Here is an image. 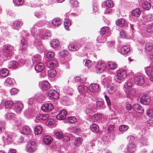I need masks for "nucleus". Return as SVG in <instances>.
Returning <instances> with one entry per match:
<instances>
[{"instance_id":"bb28decb","label":"nucleus","mask_w":153,"mask_h":153,"mask_svg":"<svg viewBox=\"0 0 153 153\" xmlns=\"http://www.w3.org/2000/svg\"><path fill=\"white\" fill-rule=\"evenodd\" d=\"M22 24L23 23L21 20H16L13 22L12 27L14 29H18Z\"/></svg>"},{"instance_id":"4468645a","label":"nucleus","mask_w":153,"mask_h":153,"mask_svg":"<svg viewBox=\"0 0 153 153\" xmlns=\"http://www.w3.org/2000/svg\"><path fill=\"white\" fill-rule=\"evenodd\" d=\"M46 66L48 68H51L57 67L58 64L57 60L53 59L51 60L48 61L45 63Z\"/></svg>"},{"instance_id":"603ef678","label":"nucleus","mask_w":153,"mask_h":153,"mask_svg":"<svg viewBox=\"0 0 153 153\" xmlns=\"http://www.w3.org/2000/svg\"><path fill=\"white\" fill-rule=\"evenodd\" d=\"M59 41L56 39H54L51 41V45L52 48H56L59 46Z\"/></svg>"},{"instance_id":"aec40b11","label":"nucleus","mask_w":153,"mask_h":153,"mask_svg":"<svg viewBox=\"0 0 153 153\" xmlns=\"http://www.w3.org/2000/svg\"><path fill=\"white\" fill-rule=\"evenodd\" d=\"M117 51L122 54H126L130 51V49L128 47L125 45L122 47L118 48Z\"/></svg>"},{"instance_id":"2eb2a0df","label":"nucleus","mask_w":153,"mask_h":153,"mask_svg":"<svg viewBox=\"0 0 153 153\" xmlns=\"http://www.w3.org/2000/svg\"><path fill=\"white\" fill-rule=\"evenodd\" d=\"M144 51L146 53L153 52V44L151 42H146L144 44Z\"/></svg>"},{"instance_id":"1a4fd4ad","label":"nucleus","mask_w":153,"mask_h":153,"mask_svg":"<svg viewBox=\"0 0 153 153\" xmlns=\"http://www.w3.org/2000/svg\"><path fill=\"white\" fill-rule=\"evenodd\" d=\"M115 81V79L114 77L112 76H108L103 80L104 85L106 87L111 84H114Z\"/></svg>"},{"instance_id":"6e6d98bb","label":"nucleus","mask_w":153,"mask_h":153,"mask_svg":"<svg viewBox=\"0 0 153 153\" xmlns=\"http://www.w3.org/2000/svg\"><path fill=\"white\" fill-rule=\"evenodd\" d=\"M125 23V20L123 18H121L118 19L116 22L117 25L120 27L123 25Z\"/></svg>"},{"instance_id":"a878e982","label":"nucleus","mask_w":153,"mask_h":153,"mask_svg":"<svg viewBox=\"0 0 153 153\" xmlns=\"http://www.w3.org/2000/svg\"><path fill=\"white\" fill-rule=\"evenodd\" d=\"M126 149L128 152L130 153L135 152L136 150V146L132 143H131L127 145Z\"/></svg>"},{"instance_id":"c9c22d12","label":"nucleus","mask_w":153,"mask_h":153,"mask_svg":"<svg viewBox=\"0 0 153 153\" xmlns=\"http://www.w3.org/2000/svg\"><path fill=\"white\" fill-rule=\"evenodd\" d=\"M15 109L18 111H20L23 108V105L22 103L16 101L15 104Z\"/></svg>"},{"instance_id":"9d476101","label":"nucleus","mask_w":153,"mask_h":153,"mask_svg":"<svg viewBox=\"0 0 153 153\" xmlns=\"http://www.w3.org/2000/svg\"><path fill=\"white\" fill-rule=\"evenodd\" d=\"M41 108L43 111L45 112H49L53 110V106L52 103L48 102L43 104Z\"/></svg>"},{"instance_id":"6ab92c4d","label":"nucleus","mask_w":153,"mask_h":153,"mask_svg":"<svg viewBox=\"0 0 153 153\" xmlns=\"http://www.w3.org/2000/svg\"><path fill=\"white\" fill-rule=\"evenodd\" d=\"M21 133L25 135H28L30 134L32 132V130L30 127L27 126H24L20 131Z\"/></svg>"},{"instance_id":"423d86ee","label":"nucleus","mask_w":153,"mask_h":153,"mask_svg":"<svg viewBox=\"0 0 153 153\" xmlns=\"http://www.w3.org/2000/svg\"><path fill=\"white\" fill-rule=\"evenodd\" d=\"M5 52L4 55L9 57L12 56L15 49L13 46L10 44H7L4 46Z\"/></svg>"},{"instance_id":"338daca9","label":"nucleus","mask_w":153,"mask_h":153,"mask_svg":"<svg viewBox=\"0 0 153 153\" xmlns=\"http://www.w3.org/2000/svg\"><path fill=\"white\" fill-rule=\"evenodd\" d=\"M95 145V143L93 141L91 142L90 143H88L86 145L85 148L87 150H91V149H92V147Z\"/></svg>"},{"instance_id":"37998d69","label":"nucleus","mask_w":153,"mask_h":153,"mask_svg":"<svg viewBox=\"0 0 153 153\" xmlns=\"http://www.w3.org/2000/svg\"><path fill=\"white\" fill-rule=\"evenodd\" d=\"M9 71L8 69L5 68L2 69L0 71V74L3 77H6L8 74Z\"/></svg>"},{"instance_id":"f03ea898","label":"nucleus","mask_w":153,"mask_h":153,"mask_svg":"<svg viewBox=\"0 0 153 153\" xmlns=\"http://www.w3.org/2000/svg\"><path fill=\"white\" fill-rule=\"evenodd\" d=\"M22 34L23 38L21 39L19 50H25L27 47L30 45L31 41L30 36L25 31H22Z\"/></svg>"},{"instance_id":"0eeeda50","label":"nucleus","mask_w":153,"mask_h":153,"mask_svg":"<svg viewBox=\"0 0 153 153\" xmlns=\"http://www.w3.org/2000/svg\"><path fill=\"white\" fill-rule=\"evenodd\" d=\"M26 147V151L30 153L35 152L37 149V144L34 142L28 143L27 144Z\"/></svg>"},{"instance_id":"c85d7f7f","label":"nucleus","mask_w":153,"mask_h":153,"mask_svg":"<svg viewBox=\"0 0 153 153\" xmlns=\"http://www.w3.org/2000/svg\"><path fill=\"white\" fill-rule=\"evenodd\" d=\"M45 11L44 9H40L34 13L35 16L37 18H40L42 17L45 16Z\"/></svg>"},{"instance_id":"49530a36","label":"nucleus","mask_w":153,"mask_h":153,"mask_svg":"<svg viewBox=\"0 0 153 153\" xmlns=\"http://www.w3.org/2000/svg\"><path fill=\"white\" fill-rule=\"evenodd\" d=\"M52 22L53 25L56 26H59L62 23V21L60 19L56 18L53 19Z\"/></svg>"},{"instance_id":"4d7b16f0","label":"nucleus","mask_w":153,"mask_h":153,"mask_svg":"<svg viewBox=\"0 0 153 153\" xmlns=\"http://www.w3.org/2000/svg\"><path fill=\"white\" fill-rule=\"evenodd\" d=\"M82 141L83 140L81 137L77 138L74 142L75 145L76 146H79L81 144Z\"/></svg>"},{"instance_id":"6e6552de","label":"nucleus","mask_w":153,"mask_h":153,"mask_svg":"<svg viewBox=\"0 0 153 153\" xmlns=\"http://www.w3.org/2000/svg\"><path fill=\"white\" fill-rule=\"evenodd\" d=\"M135 83L138 85L141 86L144 83V75L140 73L137 74L134 78Z\"/></svg>"},{"instance_id":"09e8293b","label":"nucleus","mask_w":153,"mask_h":153,"mask_svg":"<svg viewBox=\"0 0 153 153\" xmlns=\"http://www.w3.org/2000/svg\"><path fill=\"white\" fill-rule=\"evenodd\" d=\"M63 135V134L61 132L56 131L53 132V136L58 139H61Z\"/></svg>"},{"instance_id":"bf43d9fd","label":"nucleus","mask_w":153,"mask_h":153,"mask_svg":"<svg viewBox=\"0 0 153 153\" xmlns=\"http://www.w3.org/2000/svg\"><path fill=\"white\" fill-rule=\"evenodd\" d=\"M96 106L98 108L100 109L103 108L105 107L103 102L102 100L97 101L96 102Z\"/></svg>"},{"instance_id":"ddd939ff","label":"nucleus","mask_w":153,"mask_h":153,"mask_svg":"<svg viewBox=\"0 0 153 153\" xmlns=\"http://www.w3.org/2000/svg\"><path fill=\"white\" fill-rule=\"evenodd\" d=\"M49 117L48 114H38L34 120L35 122L36 123H38L41 120H45L48 119Z\"/></svg>"},{"instance_id":"9b49d317","label":"nucleus","mask_w":153,"mask_h":153,"mask_svg":"<svg viewBox=\"0 0 153 153\" xmlns=\"http://www.w3.org/2000/svg\"><path fill=\"white\" fill-rule=\"evenodd\" d=\"M140 102L144 105H148L150 102V97L147 94H143L140 98Z\"/></svg>"},{"instance_id":"052dcab7","label":"nucleus","mask_w":153,"mask_h":153,"mask_svg":"<svg viewBox=\"0 0 153 153\" xmlns=\"http://www.w3.org/2000/svg\"><path fill=\"white\" fill-rule=\"evenodd\" d=\"M73 132L76 134H79L82 131V129L78 126H75L73 128Z\"/></svg>"},{"instance_id":"4c0bfd02","label":"nucleus","mask_w":153,"mask_h":153,"mask_svg":"<svg viewBox=\"0 0 153 153\" xmlns=\"http://www.w3.org/2000/svg\"><path fill=\"white\" fill-rule=\"evenodd\" d=\"M83 62H85V65L86 67L91 70L92 69V68L94 66L93 63L90 60H83Z\"/></svg>"},{"instance_id":"4be33fe9","label":"nucleus","mask_w":153,"mask_h":153,"mask_svg":"<svg viewBox=\"0 0 153 153\" xmlns=\"http://www.w3.org/2000/svg\"><path fill=\"white\" fill-rule=\"evenodd\" d=\"M143 1L144 0H139V4H141L142 7L144 9L149 10L151 8L150 3L147 1Z\"/></svg>"},{"instance_id":"79ce46f5","label":"nucleus","mask_w":153,"mask_h":153,"mask_svg":"<svg viewBox=\"0 0 153 153\" xmlns=\"http://www.w3.org/2000/svg\"><path fill=\"white\" fill-rule=\"evenodd\" d=\"M57 74L56 71L53 69L49 70L48 72V75L49 77H53L56 76Z\"/></svg>"},{"instance_id":"5701e85b","label":"nucleus","mask_w":153,"mask_h":153,"mask_svg":"<svg viewBox=\"0 0 153 153\" xmlns=\"http://www.w3.org/2000/svg\"><path fill=\"white\" fill-rule=\"evenodd\" d=\"M39 86L41 88L43 91H46L48 90L50 87V85L47 81H44L42 82Z\"/></svg>"},{"instance_id":"393cba45","label":"nucleus","mask_w":153,"mask_h":153,"mask_svg":"<svg viewBox=\"0 0 153 153\" xmlns=\"http://www.w3.org/2000/svg\"><path fill=\"white\" fill-rule=\"evenodd\" d=\"M132 108L135 112L139 113H142L144 111L143 108L138 104H134L133 105Z\"/></svg>"},{"instance_id":"7ed1b4c3","label":"nucleus","mask_w":153,"mask_h":153,"mask_svg":"<svg viewBox=\"0 0 153 153\" xmlns=\"http://www.w3.org/2000/svg\"><path fill=\"white\" fill-rule=\"evenodd\" d=\"M39 34H34V38L38 39L39 38L42 39H47L51 36V32L49 30L45 29H41L39 30Z\"/></svg>"},{"instance_id":"e433bc0d","label":"nucleus","mask_w":153,"mask_h":153,"mask_svg":"<svg viewBox=\"0 0 153 153\" xmlns=\"http://www.w3.org/2000/svg\"><path fill=\"white\" fill-rule=\"evenodd\" d=\"M88 89L87 87L84 85H79L78 88V91L80 94H84Z\"/></svg>"},{"instance_id":"ea45409f","label":"nucleus","mask_w":153,"mask_h":153,"mask_svg":"<svg viewBox=\"0 0 153 153\" xmlns=\"http://www.w3.org/2000/svg\"><path fill=\"white\" fill-rule=\"evenodd\" d=\"M6 85L8 86L14 85L16 83V81L10 77H7L5 80Z\"/></svg>"},{"instance_id":"c03bdc74","label":"nucleus","mask_w":153,"mask_h":153,"mask_svg":"<svg viewBox=\"0 0 153 153\" xmlns=\"http://www.w3.org/2000/svg\"><path fill=\"white\" fill-rule=\"evenodd\" d=\"M141 13V11L139 9L137 8L132 11L131 14L132 16L136 17L139 16Z\"/></svg>"},{"instance_id":"0e129e2a","label":"nucleus","mask_w":153,"mask_h":153,"mask_svg":"<svg viewBox=\"0 0 153 153\" xmlns=\"http://www.w3.org/2000/svg\"><path fill=\"white\" fill-rule=\"evenodd\" d=\"M64 27L67 30H68L69 27L71 26V23L70 21L68 19H65L64 22Z\"/></svg>"},{"instance_id":"72a5a7b5","label":"nucleus","mask_w":153,"mask_h":153,"mask_svg":"<svg viewBox=\"0 0 153 153\" xmlns=\"http://www.w3.org/2000/svg\"><path fill=\"white\" fill-rule=\"evenodd\" d=\"M43 139L44 143L48 145H50L53 141L52 139L49 135L44 136Z\"/></svg>"},{"instance_id":"e2e57ef3","label":"nucleus","mask_w":153,"mask_h":153,"mask_svg":"<svg viewBox=\"0 0 153 153\" xmlns=\"http://www.w3.org/2000/svg\"><path fill=\"white\" fill-rule=\"evenodd\" d=\"M133 81L132 79H129L125 83L124 86L125 87H130L133 85Z\"/></svg>"},{"instance_id":"13d9d810","label":"nucleus","mask_w":153,"mask_h":153,"mask_svg":"<svg viewBox=\"0 0 153 153\" xmlns=\"http://www.w3.org/2000/svg\"><path fill=\"white\" fill-rule=\"evenodd\" d=\"M40 55L39 54L34 55L32 58V60L33 63L38 62L40 60Z\"/></svg>"},{"instance_id":"39448f33","label":"nucleus","mask_w":153,"mask_h":153,"mask_svg":"<svg viewBox=\"0 0 153 153\" xmlns=\"http://www.w3.org/2000/svg\"><path fill=\"white\" fill-rule=\"evenodd\" d=\"M96 71L97 73H102L106 69V65L102 61H98L95 66Z\"/></svg>"},{"instance_id":"20e7f679","label":"nucleus","mask_w":153,"mask_h":153,"mask_svg":"<svg viewBox=\"0 0 153 153\" xmlns=\"http://www.w3.org/2000/svg\"><path fill=\"white\" fill-rule=\"evenodd\" d=\"M117 75L114 77L115 82L118 83H121L126 77V72L124 70L121 69L117 70Z\"/></svg>"},{"instance_id":"5fc2aeb1","label":"nucleus","mask_w":153,"mask_h":153,"mask_svg":"<svg viewBox=\"0 0 153 153\" xmlns=\"http://www.w3.org/2000/svg\"><path fill=\"white\" fill-rule=\"evenodd\" d=\"M128 129V126L126 125H122L119 127V130L122 134Z\"/></svg>"},{"instance_id":"c756f323","label":"nucleus","mask_w":153,"mask_h":153,"mask_svg":"<svg viewBox=\"0 0 153 153\" xmlns=\"http://www.w3.org/2000/svg\"><path fill=\"white\" fill-rule=\"evenodd\" d=\"M19 67L18 64L15 61H11L8 63L7 67L8 68L15 69Z\"/></svg>"},{"instance_id":"a19ab883","label":"nucleus","mask_w":153,"mask_h":153,"mask_svg":"<svg viewBox=\"0 0 153 153\" xmlns=\"http://www.w3.org/2000/svg\"><path fill=\"white\" fill-rule=\"evenodd\" d=\"M139 143L140 146L147 145L148 143L147 139L146 137L142 136L141 139L140 140Z\"/></svg>"},{"instance_id":"774afa93","label":"nucleus","mask_w":153,"mask_h":153,"mask_svg":"<svg viewBox=\"0 0 153 153\" xmlns=\"http://www.w3.org/2000/svg\"><path fill=\"white\" fill-rule=\"evenodd\" d=\"M13 2L15 6H19L24 2V0H13Z\"/></svg>"},{"instance_id":"f3484780","label":"nucleus","mask_w":153,"mask_h":153,"mask_svg":"<svg viewBox=\"0 0 153 153\" xmlns=\"http://www.w3.org/2000/svg\"><path fill=\"white\" fill-rule=\"evenodd\" d=\"M48 96L51 99L56 100L59 97V93L55 90L50 91L48 93Z\"/></svg>"},{"instance_id":"a18cd8bd","label":"nucleus","mask_w":153,"mask_h":153,"mask_svg":"<svg viewBox=\"0 0 153 153\" xmlns=\"http://www.w3.org/2000/svg\"><path fill=\"white\" fill-rule=\"evenodd\" d=\"M106 40V38L102 35L99 36L97 39V41L99 43L105 42Z\"/></svg>"},{"instance_id":"f257e3e1","label":"nucleus","mask_w":153,"mask_h":153,"mask_svg":"<svg viewBox=\"0 0 153 153\" xmlns=\"http://www.w3.org/2000/svg\"><path fill=\"white\" fill-rule=\"evenodd\" d=\"M5 143L6 144H9L13 142L14 140H16V144H19L23 143V138L21 137H16L15 134L13 133H9L7 135H6Z\"/></svg>"},{"instance_id":"69168bd1","label":"nucleus","mask_w":153,"mask_h":153,"mask_svg":"<svg viewBox=\"0 0 153 153\" xmlns=\"http://www.w3.org/2000/svg\"><path fill=\"white\" fill-rule=\"evenodd\" d=\"M67 122L71 123H74L76 122L77 120L76 118L74 116L69 117L67 118Z\"/></svg>"},{"instance_id":"8fccbe9b","label":"nucleus","mask_w":153,"mask_h":153,"mask_svg":"<svg viewBox=\"0 0 153 153\" xmlns=\"http://www.w3.org/2000/svg\"><path fill=\"white\" fill-rule=\"evenodd\" d=\"M102 117V115L100 114H96L91 116V119L94 122H96Z\"/></svg>"},{"instance_id":"de8ad7c7","label":"nucleus","mask_w":153,"mask_h":153,"mask_svg":"<svg viewBox=\"0 0 153 153\" xmlns=\"http://www.w3.org/2000/svg\"><path fill=\"white\" fill-rule=\"evenodd\" d=\"M90 128L92 131L95 133L97 132L99 130V126L95 124L91 125L90 126Z\"/></svg>"},{"instance_id":"a211bd4d","label":"nucleus","mask_w":153,"mask_h":153,"mask_svg":"<svg viewBox=\"0 0 153 153\" xmlns=\"http://www.w3.org/2000/svg\"><path fill=\"white\" fill-rule=\"evenodd\" d=\"M125 92L127 97L129 98H131L133 97L135 94V89L134 88L127 89L125 88Z\"/></svg>"},{"instance_id":"f8f14e48","label":"nucleus","mask_w":153,"mask_h":153,"mask_svg":"<svg viewBox=\"0 0 153 153\" xmlns=\"http://www.w3.org/2000/svg\"><path fill=\"white\" fill-rule=\"evenodd\" d=\"M80 45L77 42H74L70 43L68 48L71 51H74L78 50L80 48Z\"/></svg>"},{"instance_id":"3c124183","label":"nucleus","mask_w":153,"mask_h":153,"mask_svg":"<svg viewBox=\"0 0 153 153\" xmlns=\"http://www.w3.org/2000/svg\"><path fill=\"white\" fill-rule=\"evenodd\" d=\"M42 131V128L40 126H36L34 128V132L36 134H40Z\"/></svg>"},{"instance_id":"58836bf2","label":"nucleus","mask_w":153,"mask_h":153,"mask_svg":"<svg viewBox=\"0 0 153 153\" xmlns=\"http://www.w3.org/2000/svg\"><path fill=\"white\" fill-rule=\"evenodd\" d=\"M44 65L42 62L37 64L35 66L36 71L38 72H40L42 71L44 68Z\"/></svg>"},{"instance_id":"473e14b6","label":"nucleus","mask_w":153,"mask_h":153,"mask_svg":"<svg viewBox=\"0 0 153 153\" xmlns=\"http://www.w3.org/2000/svg\"><path fill=\"white\" fill-rule=\"evenodd\" d=\"M117 67V65L115 62H112L108 63L106 65V69L109 70H114L116 69Z\"/></svg>"},{"instance_id":"f704fd0d","label":"nucleus","mask_w":153,"mask_h":153,"mask_svg":"<svg viewBox=\"0 0 153 153\" xmlns=\"http://www.w3.org/2000/svg\"><path fill=\"white\" fill-rule=\"evenodd\" d=\"M145 70L146 74L148 76H153V67L148 66L145 68Z\"/></svg>"},{"instance_id":"680f3d73","label":"nucleus","mask_w":153,"mask_h":153,"mask_svg":"<svg viewBox=\"0 0 153 153\" xmlns=\"http://www.w3.org/2000/svg\"><path fill=\"white\" fill-rule=\"evenodd\" d=\"M5 117L8 119H13L15 117V114L12 112H7L5 114Z\"/></svg>"},{"instance_id":"b1692460","label":"nucleus","mask_w":153,"mask_h":153,"mask_svg":"<svg viewBox=\"0 0 153 153\" xmlns=\"http://www.w3.org/2000/svg\"><path fill=\"white\" fill-rule=\"evenodd\" d=\"M67 111L65 109L61 110L56 115V118L58 119L62 120L65 119L67 115Z\"/></svg>"},{"instance_id":"2f4dec72","label":"nucleus","mask_w":153,"mask_h":153,"mask_svg":"<svg viewBox=\"0 0 153 153\" xmlns=\"http://www.w3.org/2000/svg\"><path fill=\"white\" fill-rule=\"evenodd\" d=\"M107 87V90L108 93L110 94H112L117 90V87L116 86L113 85H109Z\"/></svg>"},{"instance_id":"412c9836","label":"nucleus","mask_w":153,"mask_h":153,"mask_svg":"<svg viewBox=\"0 0 153 153\" xmlns=\"http://www.w3.org/2000/svg\"><path fill=\"white\" fill-rule=\"evenodd\" d=\"M4 104V106L5 108L7 109L10 108H12L13 105V101L7 100L5 101L4 103H1L0 105V109H1L4 107L3 105Z\"/></svg>"},{"instance_id":"cd10ccee","label":"nucleus","mask_w":153,"mask_h":153,"mask_svg":"<svg viewBox=\"0 0 153 153\" xmlns=\"http://www.w3.org/2000/svg\"><path fill=\"white\" fill-rule=\"evenodd\" d=\"M99 89V85L97 83L91 84L88 88L90 91L92 92L98 91Z\"/></svg>"},{"instance_id":"7c9ffc66","label":"nucleus","mask_w":153,"mask_h":153,"mask_svg":"<svg viewBox=\"0 0 153 153\" xmlns=\"http://www.w3.org/2000/svg\"><path fill=\"white\" fill-rule=\"evenodd\" d=\"M110 30L108 27H104L101 28L100 33L101 35H103L106 34V36H108L110 35Z\"/></svg>"},{"instance_id":"dca6fc26","label":"nucleus","mask_w":153,"mask_h":153,"mask_svg":"<svg viewBox=\"0 0 153 153\" xmlns=\"http://www.w3.org/2000/svg\"><path fill=\"white\" fill-rule=\"evenodd\" d=\"M35 43L37 49L40 53L45 51V49L42 43L40 41H39L37 39H36Z\"/></svg>"},{"instance_id":"864d4df0","label":"nucleus","mask_w":153,"mask_h":153,"mask_svg":"<svg viewBox=\"0 0 153 153\" xmlns=\"http://www.w3.org/2000/svg\"><path fill=\"white\" fill-rule=\"evenodd\" d=\"M68 54L66 51L63 50L58 53V56L59 58H64L66 57Z\"/></svg>"}]
</instances>
